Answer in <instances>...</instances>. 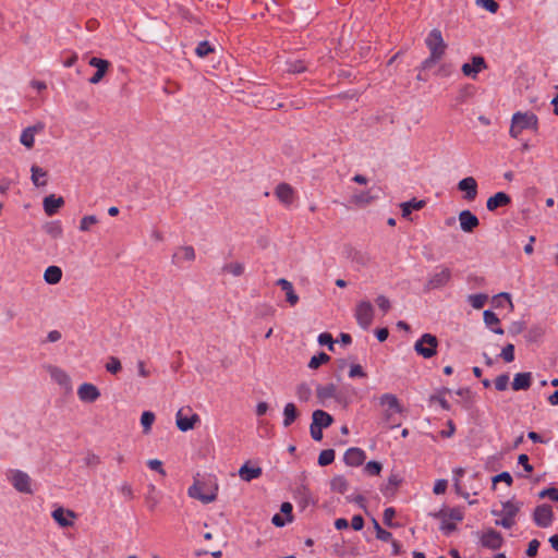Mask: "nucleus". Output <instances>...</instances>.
Wrapping results in <instances>:
<instances>
[{
    "label": "nucleus",
    "instance_id": "nucleus-1",
    "mask_svg": "<svg viewBox=\"0 0 558 558\" xmlns=\"http://www.w3.org/2000/svg\"><path fill=\"white\" fill-rule=\"evenodd\" d=\"M218 484L214 477L195 480L189 487L187 494L191 498L197 499L203 504H209L217 498Z\"/></svg>",
    "mask_w": 558,
    "mask_h": 558
},
{
    "label": "nucleus",
    "instance_id": "nucleus-2",
    "mask_svg": "<svg viewBox=\"0 0 558 558\" xmlns=\"http://www.w3.org/2000/svg\"><path fill=\"white\" fill-rule=\"evenodd\" d=\"M522 507L523 502L515 499L502 502V509L500 511H492V514L501 517L500 520L495 521V524L504 529H511L515 524V517Z\"/></svg>",
    "mask_w": 558,
    "mask_h": 558
},
{
    "label": "nucleus",
    "instance_id": "nucleus-3",
    "mask_svg": "<svg viewBox=\"0 0 558 558\" xmlns=\"http://www.w3.org/2000/svg\"><path fill=\"white\" fill-rule=\"evenodd\" d=\"M433 517L441 521L440 530L449 535L457 526L454 522H460L464 518V510L460 507L456 508H444L433 513Z\"/></svg>",
    "mask_w": 558,
    "mask_h": 558
},
{
    "label": "nucleus",
    "instance_id": "nucleus-4",
    "mask_svg": "<svg viewBox=\"0 0 558 558\" xmlns=\"http://www.w3.org/2000/svg\"><path fill=\"white\" fill-rule=\"evenodd\" d=\"M538 119L532 112L518 111L512 116L509 134L513 138H518L523 130H536Z\"/></svg>",
    "mask_w": 558,
    "mask_h": 558
},
{
    "label": "nucleus",
    "instance_id": "nucleus-5",
    "mask_svg": "<svg viewBox=\"0 0 558 558\" xmlns=\"http://www.w3.org/2000/svg\"><path fill=\"white\" fill-rule=\"evenodd\" d=\"M438 339L432 333H424L414 343V351L424 359H430L437 353Z\"/></svg>",
    "mask_w": 558,
    "mask_h": 558
},
{
    "label": "nucleus",
    "instance_id": "nucleus-6",
    "mask_svg": "<svg viewBox=\"0 0 558 558\" xmlns=\"http://www.w3.org/2000/svg\"><path fill=\"white\" fill-rule=\"evenodd\" d=\"M375 315L374 306L369 301H361L356 304L354 311V317L356 319L357 325L366 330L373 323Z\"/></svg>",
    "mask_w": 558,
    "mask_h": 558
},
{
    "label": "nucleus",
    "instance_id": "nucleus-7",
    "mask_svg": "<svg viewBox=\"0 0 558 558\" xmlns=\"http://www.w3.org/2000/svg\"><path fill=\"white\" fill-rule=\"evenodd\" d=\"M451 276L452 275L450 268L444 265L435 267L433 272L429 275V278L426 283V289L436 290L447 286L451 280Z\"/></svg>",
    "mask_w": 558,
    "mask_h": 558
},
{
    "label": "nucleus",
    "instance_id": "nucleus-8",
    "mask_svg": "<svg viewBox=\"0 0 558 558\" xmlns=\"http://www.w3.org/2000/svg\"><path fill=\"white\" fill-rule=\"evenodd\" d=\"M425 44L430 53H433L435 56L438 54L441 57L445 56V52L447 49V44L445 43V40L442 38V34H441L440 29H438V28L432 29L425 39Z\"/></svg>",
    "mask_w": 558,
    "mask_h": 558
},
{
    "label": "nucleus",
    "instance_id": "nucleus-9",
    "mask_svg": "<svg viewBox=\"0 0 558 558\" xmlns=\"http://www.w3.org/2000/svg\"><path fill=\"white\" fill-rule=\"evenodd\" d=\"M487 69V63L484 57L473 56L470 63H463L461 71L464 76L475 80L482 71Z\"/></svg>",
    "mask_w": 558,
    "mask_h": 558
},
{
    "label": "nucleus",
    "instance_id": "nucleus-10",
    "mask_svg": "<svg viewBox=\"0 0 558 558\" xmlns=\"http://www.w3.org/2000/svg\"><path fill=\"white\" fill-rule=\"evenodd\" d=\"M190 415L184 414V409H180L175 414V423L181 432H187L194 428L195 424L201 421L199 415L192 413V409L187 408Z\"/></svg>",
    "mask_w": 558,
    "mask_h": 558
},
{
    "label": "nucleus",
    "instance_id": "nucleus-11",
    "mask_svg": "<svg viewBox=\"0 0 558 558\" xmlns=\"http://www.w3.org/2000/svg\"><path fill=\"white\" fill-rule=\"evenodd\" d=\"M480 543L485 548L497 550L504 545V538L498 531L494 529H487L482 533Z\"/></svg>",
    "mask_w": 558,
    "mask_h": 558
},
{
    "label": "nucleus",
    "instance_id": "nucleus-12",
    "mask_svg": "<svg viewBox=\"0 0 558 558\" xmlns=\"http://www.w3.org/2000/svg\"><path fill=\"white\" fill-rule=\"evenodd\" d=\"M554 520V512L549 505H539L534 509L533 521L539 527H548Z\"/></svg>",
    "mask_w": 558,
    "mask_h": 558
},
{
    "label": "nucleus",
    "instance_id": "nucleus-13",
    "mask_svg": "<svg viewBox=\"0 0 558 558\" xmlns=\"http://www.w3.org/2000/svg\"><path fill=\"white\" fill-rule=\"evenodd\" d=\"M10 481L17 492L23 494L33 493L31 487L32 480L27 473L20 470H14L11 472Z\"/></svg>",
    "mask_w": 558,
    "mask_h": 558
},
{
    "label": "nucleus",
    "instance_id": "nucleus-14",
    "mask_svg": "<svg viewBox=\"0 0 558 558\" xmlns=\"http://www.w3.org/2000/svg\"><path fill=\"white\" fill-rule=\"evenodd\" d=\"M88 64L90 66H94L97 69L96 72L94 73V75L90 76L88 81L90 84H98L104 78L106 72L108 71V69L110 66V62L105 59L93 57L88 61Z\"/></svg>",
    "mask_w": 558,
    "mask_h": 558
},
{
    "label": "nucleus",
    "instance_id": "nucleus-15",
    "mask_svg": "<svg viewBox=\"0 0 558 558\" xmlns=\"http://www.w3.org/2000/svg\"><path fill=\"white\" fill-rule=\"evenodd\" d=\"M77 396L81 401L92 403L100 397V391L95 385L84 383L78 387Z\"/></svg>",
    "mask_w": 558,
    "mask_h": 558
},
{
    "label": "nucleus",
    "instance_id": "nucleus-16",
    "mask_svg": "<svg viewBox=\"0 0 558 558\" xmlns=\"http://www.w3.org/2000/svg\"><path fill=\"white\" fill-rule=\"evenodd\" d=\"M275 195L286 206H290L295 197L294 189L288 183H279L275 189Z\"/></svg>",
    "mask_w": 558,
    "mask_h": 558
},
{
    "label": "nucleus",
    "instance_id": "nucleus-17",
    "mask_svg": "<svg viewBox=\"0 0 558 558\" xmlns=\"http://www.w3.org/2000/svg\"><path fill=\"white\" fill-rule=\"evenodd\" d=\"M366 459L365 451L357 447L349 448L343 456L345 464L350 466H360Z\"/></svg>",
    "mask_w": 558,
    "mask_h": 558
},
{
    "label": "nucleus",
    "instance_id": "nucleus-18",
    "mask_svg": "<svg viewBox=\"0 0 558 558\" xmlns=\"http://www.w3.org/2000/svg\"><path fill=\"white\" fill-rule=\"evenodd\" d=\"M53 520L62 527L73 525V519L76 517L72 510H65L62 507L54 509L51 513Z\"/></svg>",
    "mask_w": 558,
    "mask_h": 558
},
{
    "label": "nucleus",
    "instance_id": "nucleus-19",
    "mask_svg": "<svg viewBox=\"0 0 558 558\" xmlns=\"http://www.w3.org/2000/svg\"><path fill=\"white\" fill-rule=\"evenodd\" d=\"M459 221L464 232H472L480 225L478 218L468 209L459 214Z\"/></svg>",
    "mask_w": 558,
    "mask_h": 558
},
{
    "label": "nucleus",
    "instance_id": "nucleus-20",
    "mask_svg": "<svg viewBox=\"0 0 558 558\" xmlns=\"http://www.w3.org/2000/svg\"><path fill=\"white\" fill-rule=\"evenodd\" d=\"M458 189L462 192H465L464 198L468 201L475 199L477 195V182L473 177L462 179L458 183Z\"/></svg>",
    "mask_w": 558,
    "mask_h": 558
},
{
    "label": "nucleus",
    "instance_id": "nucleus-21",
    "mask_svg": "<svg viewBox=\"0 0 558 558\" xmlns=\"http://www.w3.org/2000/svg\"><path fill=\"white\" fill-rule=\"evenodd\" d=\"M511 204V197L505 192H498L490 196L486 202V208L495 211L499 207H506Z\"/></svg>",
    "mask_w": 558,
    "mask_h": 558
},
{
    "label": "nucleus",
    "instance_id": "nucleus-22",
    "mask_svg": "<svg viewBox=\"0 0 558 558\" xmlns=\"http://www.w3.org/2000/svg\"><path fill=\"white\" fill-rule=\"evenodd\" d=\"M64 204L63 197L50 194L44 198V210L48 216H53Z\"/></svg>",
    "mask_w": 558,
    "mask_h": 558
},
{
    "label": "nucleus",
    "instance_id": "nucleus-23",
    "mask_svg": "<svg viewBox=\"0 0 558 558\" xmlns=\"http://www.w3.org/2000/svg\"><path fill=\"white\" fill-rule=\"evenodd\" d=\"M44 129L43 124L28 126L23 130L20 142L27 148H32L35 143V134Z\"/></svg>",
    "mask_w": 558,
    "mask_h": 558
},
{
    "label": "nucleus",
    "instance_id": "nucleus-24",
    "mask_svg": "<svg viewBox=\"0 0 558 558\" xmlns=\"http://www.w3.org/2000/svg\"><path fill=\"white\" fill-rule=\"evenodd\" d=\"M276 284L279 286L286 292V300L291 306L298 304L299 295L295 293L293 286L289 280L280 278L277 280Z\"/></svg>",
    "mask_w": 558,
    "mask_h": 558
},
{
    "label": "nucleus",
    "instance_id": "nucleus-25",
    "mask_svg": "<svg viewBox=\"0 0 558 558\" xmlns=\"http://www.w3.org/2000/svg\"><path fill=\"white\" fill-rule=\"evenodd\" d=\"M196 257L195 250L191 245L180 247L172 256V263L179 265L181 260L193 262Z\"/></svg>",
    "mask_w": 558,
    "mask_h": 558
},
{
    "label": "nucleus",
    "instance_id": "nucleus-26",
    "mask_svg": "<svg viewBox=\"0 0 558 558\" xmlns=\"http://www.w3.org/2000/svg\"><path fill=\"white\" fill-rule=\"evenodd\" d=\"M333 422L332 416L323 411V410H315L312 415V424L315 425V427L319 428H327L329 427Z\"/></svg>",
    "mask_w": 558,
    "mask_h": 558
},
{
    "label": "nucleus",
    "instance_id": "nucleus-27",
    "mask_svg": "<svg viewBox=\"0 0 558 558\" xmlns=\"http://www.w3.org/2000/svg\"><path fill=\"white\" fill-rule=\"evenodd\" d=\"M532 385V375L529 372L518 373L514 375L512 381V389L514 391L527 390Z\"/></svg>",
    "mask_w": 558,
    "mask_h": 558
},
{
    "label": "nucleus",
    "instance_id": "nucleus-28",
    "mask_svg": "<svg viewBox=\"0 0 558 558\" xmlns=\"http://www.w3.org/2000/svg\"><path fill=\"white\" fill-rule=\"evenodd\" d=\"M483 319L485 325L490 328V330L497 335H504V329L499 327V318L498 316L489 310L484 311Z\"/></svg>",
    "mask_w": 558,
    "mask_h": 558
},
{
    "label": "nucleus",
    "instance_id": "nucleus-29",
    "mask_svg": "<svg viewBox=\"0 0 558 558\" xmlns=\"http://www.w3.org/2000/svg\"><path fill=\"white\" fill-rule=\"evenodd\" d=\"M240 477L245 482H251L262 475V469L250 466L247 463L243 464L239 470Z\"/></svg>",
    "mask_w": 558,
    "mask_h": 558
},
{
    "label": "nucleus",
    "instance_id": "nucleus-30",
    "mask_svg": "<svg viewBox=\"0 0 558 558\" xmlns=\"http://www.w3.org/2000/svg\"><path fill=\"white\" fill-rule=\"evenodd\" d=\"M379 402L383 407H388V409L395 413L402 412V407L400 405L398 398L392 393H384L380 397Z\"/></svg>",
    "mask_w": 558,
    "mask_h": 558
},
{
    "label": "nucleus",
    "instance_id": "nucleus-31",
    "mask_svg": "<svg viewBox=\"0 0 558 558\" xmlns=\"http://www.w3.org/2000/svg\"><path fill=\"white\" fill-rule=\"evenodd\" d=\"M299 416L298 409L294 403L289 402L283 408V426L289 427L292 425Z\"/></svg>",
    "mask_w": 558,
    "mask_h": 558
},
{
    "label": "nucleus",
    "instance_id": "nucleus-32",
    "mask_svg": "<svg viewBox=\"0 0 558 558\" xmlns=\"http://www.w3.org/2000/svg\"><path fill=\"white\" fill-rule=\"evenodd\" d=\"M62 270L58 266H49L44 272V279L49 284H57L61 281Z\"/></svg>",
    "mask_w": 558,
    "mask_h": 558
},
{
    "label": "nucleus",
    "instance_id": "nucleus-33",
    "mask_svg": "<svg viewBox=\"0 0 558 558\" xmlns=\"http://www.w3.org/2000/svg\"><path fill=\"white\" fill-rule=\"evenodd\" d=\"M50 377L58 383L60 386H68L70 383V378L66 373L57 366H49Z\"/></svg>",
    "mask_w": 558,
    "mask_h": 558
},
{
    "label": "nucleus",
    "instance_id": "nucleus-34",
    "mask_svg": "<svg viewBox=\"0 0 558 558\" xmlns=\"http://www.w3.org/2000/svg\"><path fill=\"white\" fill-rule=\"evenodd\" d=\"M426 205L423 199H411L401 204L402 216L408 217L413 210H420Z\"/></svg>",
    "mask_w": 558,
    "mask_h": 558
},
{
    "label": "nucleus",
    "instance_id": "nucleus-35",
    "mask_svg": "<svg viewBox=\"0 0 558 558\" xmlns=\"http://www.w3.org/2000/svg\"><path fill=\"white\" fill-rule=\"evenodd\" d=\"M31 171H32V181H33L34 185L45 186L47 183V181H46L47 172L43 168L35 166V165L32 166Z\"/></svg>",
    "mask_w": 558,
    "mask_h": 558
},
{
    "label": "nucleus",
    "instance_id": "nucleus-36",
    "mask_svg": "<svg viewBox=\"0 0 558 558\" xmlns=\"http://www.w3.org/2000/svg\"><path fill=\"white\" fill-rule=\"evenodd\" d=\"M349 484L343 475H336L330 481V488L333 492L344 494L348 490Z\"/></svg>",
    "mask_w": 558,
    "mask_h": 558
},
{
    "label": "nucleus",
    "instance_id": "nucleus-37",
    "mask_svg": "<svg viewBox=\"0 0 558 558\" xmlns=\"http://www.w3.org/2000/svg\"><path fill=\"white\" fill-rule=\"evenodd\" d=\"M337 387L333 384L317 387V397L319 399H330L336 396Z\"/></svg>",
    "mask_w": 558,
    "mask_h": 558
},
{
    "label": "nucleus",
    "instance_id": "nucleus-38",
    "mask_svg": "<svg viewBox=\"0 0 558 558\" xmlns=\"http://www.w3.org/2000/svg\"><path fill=\"white\" fill-rule=\"evenodd\" d=\"M155 422V414L150 411H144L141 416V424L143 426V433L148 434L151 429V425Z\"/></svg>",
    "mask_w": 558,
    "mask_h": 558
},
{
    "label": "nucleus",
    "instance_id": "nucleus-39",
    "mask_svg": "<svg viewBox=\"0 0 558 558\" xmlns=\"http://www.w3.org/2000/svg\"><path fill=\"white\" fill-rule=\"evenodd\" d=\"M488 296L484 293H476V294H470L468 296L469 303L472 305V307L480 310L482 308L485 303L487 302Z\"/></svg>",
    "mask_w": 558,
    "mask_h": 558
},
{
    "label": "nucleus",
    "instance_id": "nucleus-40",
    "mask_svg": "<svg viewBox=\"0 0 558 558\" xmlns=\"http://www.w3.org/2000/svg\"><path fill=\"white\" fill-rule=\"evenodd\" d=\"M223 272H229L234 277H239L244 272V265L242 263H229L222 267Z\"/></svg>",
    "mask_w": 558,
    "mask_h": 558
},
{
    "label": "nucleus",
    "instance_id": "nucleus-41",
    "mask_svg": "<svg viewBox=\"0 0 558 558\" xmlns=\"http://www.w3.org/2000/svg\"><path fill=\"white\" fill-rule=\"evenodd\" d=\"M335 460V450L333 449H325L319 453L318 464L322 466L329 465Z\"/></svg>",
    "mask_w": 558,
    "mask_h": 558
},
{
    "label": "nucleus",
    "instance_id": "nucleus-42",
    "mask_svg": "<svg viewBox=\"0 0 558 558\" xmlns=\"http://www.w3.org/2000/svg\"><path fill=\"white\" fill-rule=\"evenodd\" d=\"M330 356L325 352H320L317 355L312 356L308 363V367L312 369L318 368L322 364L328 362Z\"/></svg>",
    "mask_w": 558,
    "mask_h": 558
},
{
    "label": "nucleus",
    "instance_id": "nucleus-43",
    "mask_svg": "<svg viewBox=\"0 0 558 558\" xmlns=\"http://www.w3.org/2000/svg\"><path fill=\"white\" fill-rule=\"evenodd\" d=\"M307 70L306 64L302 60H293L288 62V72L299 74Z\"/></svg>",
    "mask_w": 558,
    "mask_h": 558
},
{
    "label": "nucleus",
    "instance_id": "nucleus-44",
    "mask_svg": "<svg viewBox=\"0 0 558 558\" xmlns=\"http://www.w3.org/2000/svg\"><path fill=\"white\" fill-rule=\"evenodd\" d=\"M213 51H214V48L207 40L198 43V45L196 46V49H195V53L199 58H205Z\"/></svg>",
    "mask_w": 558,
    "mask_h": 558
},
{
    "label": "nucleus",
    "instance_id": "nucleus-45",
    "mask_svg": "<svg viewBox=\"0 0 558 558\" xmlns=\"http://www.w3.org/2000/svg\"><path fill=\"white\" fill-rule=\"evenodd\" d=\"M98 219L95 215L84 216L80 222V230L83 232L89 231L90 227L96 225Z\"/></svg>",
    "mask_w": 558,
    "mask_h": 558
},
{
    "label": "nucleus",
    "instance_id": "nucleus-46",
    "mask_svg": "<svg viewBox=\"0 0 558 558\" xmlns=\"http://www.w3.org/2000/svg\"><path fill=\"white\" fill-rule=\"evenodd\" d=\"M442 57L433 54L429 52V57L426 58L420 65V71H426L433 68Z\"/></svg>",
    "mask_w": 558,
    "mask_h": 558
},
{
    "label": "nucleus",
    "instance_id": "nucleus-47",
    "mask_svg": "<svg viewBox=\"0 0 558 558\" xmlns=\"http://www.w3.org/2000/svg\"><path fill=\"white\" fill-rule=\"evenodd\" d=\"M500 356L505 362L511 363L514 360V345L512 343H508L501 350Z\"/></svg>",
    "mask_w": 558,
    "mask_h": 558
},
{
    "label": "nucleus",
    "instance_id": "nucleus-48",
    "mask_svg": "<svg viewBox=\"0 0 558 558\" xmlns=\"http://www.w3.org/2000/svg\"><path fill=\"white\" fill-rule=\"evenodd\" d=\"M476 4L490 13H496L499 4L495 0H476Z\"/></svg>",
    "mask_w": 558,
    "mask_h": 558
},
{
    "label": "nucleus",
    "instance_id": "nucleus-49",
    "mask_svg": "<svg viewBox=\"0 0 558 558\" xmlns=\"http://www.w3.org/2000/svg\"><path fill=\"white\" fill-rule=\"evenodd\" d=\"M381 464L377 461H369L366 463L365 468H364V471L368 474V475H373V476H376V475H379L380 474V471H381Z\"/></svg>",
    "mask_w": 558,
    "mask_h": 558
},
{
    "label": "nucleus",
    "instance_id": "nucleus-50",
    "mask_svg": "<svg viewBox=\"0 0 558 558\" xmlns=\"http://www.w3.org/2000/svg\"><path fill=\"white\" fill-rule=\"evenodd\" d=\"M495 388L498 391H504L508 388L509 384V375L508 374H501L496 377L495 381Z\"/></svg>",
    "mask_w": 558,
    "mask_h": 558
},
{
    "label": "nucleus",
    "instance_id": "nucleus-51",
    "mask_svg": "<svg viewBox=\"0 0 558 558\" xmlns=\"http://www.w3.org/2000/svg\"><path fill=\"white\" fill-rule=\"evenodd\" d=\"M106 369L111 374H117L121 371V362L118 357L111 356L106 364Z\"/></svg>",
    "mask_w": 558,
    "mask_h": 558
},
{
    "label": "nucleus",
    "instance_id": "nucleus-52",
    "mask_svg": "<svg viewBox=\"0 0 558 558\" xmlns=\"http://www.w3.org/2000/svg\"><path fill=\"white\" fill-rule=\"evenodd\" d=\"M376 304L384 314L388 313L391 308V303L385 295H378L376 299Z\"/></svg>",
    "mask_w": 558,
    "mask_h": 558
},
{
    "label": "nucleus",
    "instance_id": "nucleus-53",
    "mask_svg": "<svg viewBox=\"0 0 558 558\" xmlns=\"http://www.w3.org/2000/svg\"><path fill=\"white\" fill-rule=\"evenodd\" d=\"M429 402L430 403L437 402L444 410H446V411L450 410L449 402L447 401V399L441 393L430 396L429 397Z\"/></svg>",
    "mask_w": 558,
    "mask_h": 558
},
{
    "label": "nucleus",
    "instance_id": "nucleus-54",
    "mask_svg": "<svg viewBox=\"0 0 558 558\" xmlns=\"http://www.w3.org/2000/svg\"><path fill=\"white\" fill-rule=\"evenodd\" d=\"M401 483V480L399 478L398 475L396 474H392L389 476L388 478V482L385 486V488L383 489V492L386 494L388 490H395Z\"/></svg>",
    "mask_w": 558,
    "mask_h": 558
},
{
    "label": "nucleus",
    "instance_id": "nucleus-55",
    "mask_svg": "<svg viewBox=\"0 0 558 558\" xmlns=\"http://www.w3.org/2000/svg\"><path fill=\"white\" fill-rule=\"evenodd\" d=\"M539 497L541 498L547 497L550 500L558 502V488H555V487L545 488L539 493Z\"/></svg>",
    "mask_w": 558,
    "mask_h": 558
},
{
    "label": "nucleus",
    "instance_id": "nucleus-56",
    "mask_svg": "<svg viewBox=\"0 0 558 558\" xmlns=\"http://www.w3.org/2000/svg\"><path fill=\"white\" fill-rule=\"evenodd\" d=\"M318 342L322 345H328L329 350H333V339L329 332H323L318 336Z\"/></svg>",
    "mask_w": 558,
    "mask_h": 558
},
{
    "label": "nucleus",
    "instance_id": "nucleus-57",
    "mask_svg": "<svg viewBox=\"0 0 558 558\" xmlns=\"http://www.w3.org/2000/svg\"><path fill=\"white\" fill-rule=\"evenodd\" d=\"M498 482H505L508 486H510L512 484L513 480L509 472H501L493 477L494 485Z\"/></svg>",
    "mask_w": 558,
    "mask_h": 558
},
{
    "label": "nucleus",
    "instance_id": "nucleus-58",
    "mask_svg": "<svg viewBox=\"0 0 558 558\" xmlns=\"http://www.w3.org/2000/svg\"><path fill=\"white\" fill-rule=\"evenodd\" d=\"M373 196L369 195V192H362L353 196V199L356 204L367 205L373 201Z\"/></svg>",
    "mask_w": 558,
    "mask_h": 558
},
{
    "label": "nucleus",
    "instance_id": "nucleus-59",
    "mask_svg": "<svg viewBox=\"0 0 558 558\" xmlns=\"http://www.w3.org/2000/svg\"><path fill=\"white\" fill-rule=\"evenodd\" d=\"M147 466L150 470L156 471V472L160 473L163 476L166 475V471L162 468V462L160 460H157V459L148 460Z\"/></svg>",
    "mask_w": 558,
    "mask_h": 558
},
{
    "label": "nucleus",
    "instance_id": "nucleus-60",
    "mask_svg": "<svg viewBox=\"0 0 558 558\" xmlns=\"http://www.w3.org/2000/svg\"><path fill=\"white\" fill-rule=\"evenodd\" d=\"M299 494L302 498V501L305 504V505H308V504H315V500L314 498L312 497V494L310 492L308 488H306L305 486H302L300 489H299Z\"/></svg>",
    "mask_w": 558,
    "mask_h": 558
},
{
    "label": "nucleus",
    "instance_id": "nucleus-61",
    "mask_svg": "<svg viewBox=\"0 0 558 558\" xmlns=\"http://www.w3.org/2000/svg\"><path fill=\"white\" fill-rule=\"evenodd\" d=\"M539 542L537 539H532L529 543L527 549H526V556L530 558H534L537 555V550L539 548Z\"/></svg>",
    "mask_w": 558,
    "mask_h": 558
},
{
    "label": "nucleus",
    "instance_id": "nucleus-62",
    "mask_svg": "<svg viewBox=\"0 0 558 558\" xmlns=\"http://www.w3.org/2000/svg\"><path fill=\"white\" fill-rule=\"evenodd\" d=\"M447 487H448V481L447 480H437L435 482L433 492L436 495H440V494L446 493Z\"/></svg>",
    "mask_w": 558,
    "mask_h": 558
},
{
    "label": "nucleus",
    "instance_id": "nucleus-63",
    "mask_svg": "<svg viewBox=\"0 0 558 558\" xmlns=\"http://www.w3.org/2000/svg\"><path fill=\"white\" fill-rule=\"evenodd\" d=\"M349 376L351 378L354 377H366V373L363 371L362 366L360 364H354L350 367Z\"/></svg>",
    "mask_w": 558,
    "mask_h": 558
},
{
    "label": "nucleus",
    "instance_id": "nucleus-64",
    "mask_svg": "<svg viewBox=\"0 0 558 558\" xmlns=\"http://www.w3.org/2000/svg\"><path fill=\"white\" fill-rule=\"evenodd\" d=\"M310 396L311 390L306 385L302 384L298 387V397L300 400L306 401L310 398Z\"/></svg>",
    "mask_w": 558,
    "mask_h": 558
}]
</instances>
